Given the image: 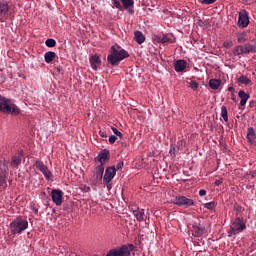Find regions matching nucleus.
<instances>
[{
	"mask_svg": "<svg viewBox=\"0 0 256 256\" xmlns=\"http://www.w3.org/2000/svg\"><path fill=\"white\" fill-rule=\"evenodd\" d=\"M135 250L133 244H126L120 248L110 250L106 256H131V251Z\"/></svg>",
	"mask_w": 256,
	"mask_h": 256,
	"instance_id": "obj_6",
	"label": "nucleus"
},
{
	"mask_svg": "<svg viewBox=\"0 0 256 256\" xmlns=\"http://www.w3.org/2000/svg\"><path fill=\"white\" fill-rule=\"evenodd\" d=\"M32 207V211H34L35 213H39V209L35 208V206H31Z\"/></svg>",
	"mask_w": 256,
	"mask_h": 256,
	"instance_id": "obj_47",
	"label": "nucleus"
},
{
	"mask_svg": "<svg viewBox=\"0 0 256 256\" xmlns=\"http://www.w3.org/2000/svg\"><path fill=\"white\" fill-rule=\"evenodd\" d=\"M190 231L193 237H201L205 233V225L198 220L192 224Z\"/></svg>",
	"mask_w": 256,
	"mask_h": 256,
	"instance_id": "obj_10",
	"label": "nucleus"
},
{
	"mask_svg": "<svg viewBox=\"0 0 256 256\" xmlns=\"http://www.w3.org/2000/svg\"><path fill=\"white\" fill-rule=\"evenodd\" d=\"M9 13V2L4 0L0 2V15H7Z\"/></svg>",
	"mask_w": 256,
	"mask_h": 256,
	"instance_id": "obj_22",
	"label": "nucleus"
},
{
	"mask_svg": "<svg viewBox=\"0 0 256 256\" xmlns=\"http://www.w3.org/2000/svg\"><path fill=\"white\" fill-rule=\"evenodd\" d=\"M5 185V179L0 176V187H3Z\"/></svg>",
	"mask_w": 256,
	"mask_h": 256,
	"instance_id": "obj_43",
	"label": "nucleus"
},
{
	"mask_svg": "<svg viewBox=\"0 0 256 256\" xmlns=\"http://www.w3.org/2000/svg\"><path fill=\"white\" fill-rule=\"evenodd\" d=\"M153 41L155 43H169V41H171V39H169V37H167V35L163 34V35H154L153 37Z\"/></svg>",
	"mask_w": 256,
	"mask_h": 256,
	"instance_id": "obj_20",
	"label": "nucleus"
},
{
	"mask_svg": "<svg viewBox=\"0 0 256 256\" xmlns=\"http://www.w3.org/2000/svg\"><path fill=\"white\" fill-rule=\"evenodd\" d=\"M95 163H100L95 170L94 175L91 178V181L94 185H97V183H101L103 180V173H105V165L107 161H109V151L107 149H103L97 157L94 158Z\"/></svg>",
	"mask_w": 256,
	"mask_h": 256,
	"instance_id": "obj_1",
	"label": "nucleus"
},
{
	"mask_svg": "<svg viewBox=\"0 0 256 256\" xmlns=\"http://www.w3.org/2000/svg\"><path fill=\"white\" fill-rule=\"evenodd\" d=\"M106 187L108 191H111L113 184H111V182H106Z\"/></svg>",
	"mask_w": 256,
	"mask_h": 256,
	"instance_id": "obj_41",
	"label": "nucleus"
},
{
	"mask_svg": "<svg viewBox=\"0 0 256 256\" xmlns=\"http://www.w3.org/2000/svg\"><path fill=\"white\" fill-rule=\"evenodd\" d=\"M250 174L252 175L253 178H255L256 177V170L251 171Z\"/></svg>",
	"mask_w": 256,
	"mask_h": 256,
	"instance_id": "obj_46",
	"label": "nucleus"
},
{
	"mask_svg": "<svg viewBox=\"0 0 256 256\" xmlns=\"http://www.w3.org/2000/svg\"><path fill=\"white\" fill-rule=\"evenodd\" d=\"M232 101H234V103L237 101V98L235 97L234 93H232Z\"/></svg>",
	"mask_w": 256,
	"mask_h": 256,
	"instance_id": "obj_49",
	"label": "nucleus"
},
{
	"mask_svg": "<svg viewBox=\"0 0 256 256\" xmlns=\"http://www.w3.org/2000/svg\"><path fill=\"white\" fill-rule=\"evenodd\" d=\"M90 66L94 71H97L101 67V57L98 54H94L90 58Z\"/></svg>",
	"mask_w": 256,
	"mask_h": 256,
	"instance_id": "obj_14",
	"label": "nucleus"
},
{
	"mask_svg": "<svg viewBox=\"0 0 256 256\" xmlns=\"http://www.w3.org/2000/svg\"><path fill=\"white\" fill-rule=\"evenodd\" d=\"M221 117L226 123L229 121V116L227 115V106L221 107Z\"/></svg>",
	"mask_w": 256,
	"mask_h": 256,
	"instance_id": "obj_28",
	"label": "nucleus"
},
{
	"mask_svg": "<svg viewBox=\"0 0 256 256\" xmlns=\"http://www.w3.org/2000/svg\"><path fill=\"white\" fill-rule=\"evenodd\" d=\"M234 211H236V217H239V213H243L244 209L241 205H235L234 206Z\"/></svg>",
	"mask_w": 256,
	"mask_h": 256,
	"instance_id": "obj_32",
	"label": "nucleus"
},
{
	"mask_svg": "<svg viewBox=\"0 0 256 256\" xmlns=\"http://www.w3.org/2000/svg\"><path fill=\"white\" fill-rule=\"evenodd\" d=\"M199 195H200V197H205V195H207V190L201 189V190L199 191Z\"/></svg>",
	"mask_w": 256,
	"mask_h": 256,
	"instance_id": "obj_39",
	"label": "nucleus"
},
{
	"mask_svg": "<svg viewBox=\"0 0 256 256\" xmlns=\"http://www.w3.org/2000/svg\"><path fill=\"white\" fill-rule=\"evenodd\" d=\"M29 227V222L21 217L14 219L10 223V229H12L13 235H21L22 231H25Z\"/></svg>",
	"mask_w": 256,
	"mask_h": 256,
	"instance_id": "obj_4",
	"label": "nucleus"
},
{
	"mask_svg": "<svg viewBox=\"0 0 256 256\" xmlns=\"http://www.w3.org/2000/svg\"><path fill=\"white\" fill-rule=\"evenodd\" d=\"M46 47H55L57 45V41L53 38H49L45 42Z\"/></svg>",
	"mask_w": 256,
	"mask_h": 256,
	"instance_id": "obj_30",
	"label": "nucleus"
},
{
	"mask_svg": "<svg viewBox=\"0 0 256 256\" xmlns=\"http://www.w3.org/2000/svg\"><path fill=\"white\" fill-rule=\"evenodd\" d=\"M57 71H58V73H63V67L58 66V67H57Z\"/></svg>",
	"mask_w": 256,
	"mask_h": 256,
	"instance_id": "obj_45",
	"label": "nucleus"
},
{
	"mask_svg": "<svg viewBox=\"0 0 256 256\" xmlns=\"http://www.w3.org/2000/svg\"><path fill=\"white\" fill-rule=\"evenodd\" d=\"M128 13H129L130 15H134L135 10H133V9H129V10H128Z\"/></svg>",
	"mask_w": 256,
	"mask_h": 256,
	"instance_id": "obj_48",
	"label": "nucleus"
},
{
	"mask_svg": "<svg viewBox=\"0 0 256 256\" xmlns=\"http://www.w3.org/2000/svg\"><path fill=\"white\" fill-rule=\"evenodd\" d=\"M174 69L176 73H183L185 69H187V61L185 60H177L174 63Z\"/></svg>",
	"mask_w": 256,
	"mask_h": 256,
	"instance_id": "obj_17",
	"label": "nucleus"
},
{
	"mask_svg": "<svg viewBox=\"0 0 256 256\" xmlns=\"http://www.w3.org/2000/svg\"><path fill=\"white\" fill-rule=\"evenodd\" d=\"M237 41L238 43H245V41H247V34L246 33L238 34Z\"/></svg>",
	"mask_w": 256,
	"mask_h": 256,
	"instance_id": "obj_31",
	"label": "nucleus"
},
{
	"mask_svg": "<svg viewBox=\"0 0 256 256\" xmlns=\"http://www.w3.org/2000/svg\"><path fill=\"white\" fill-rule=\"evenodd\" d=\"M216 1L217 0H201L200 3H202V5H213Z\"/></svg>",
	"mask_w": 256,
	"mask_h": 256,
	"instance_id": "obj_35",
	"label": "nucleus"
},
{
	"mask_svg": "<svg viewBox=\"0 0 256 256\" xmlns=\"http://www.w3.org/2000/svg\"><path fill=\"white\" fill-rule=\"evenodd\" d=\"M0 111L2 113H6V115H14L17 116L21 113V110L17 105L11 102V99L0 96Z\"/></svg>",
	"mask_w": 256,
	"mask_h": 256,
	"instance_id": "obj_3",
	"label": "nucleus"
},
{
	"mask_svg": "<svg viewBox=\"0 0 256 256\" xmlns=\"http://www.w3.org/2000/svg\"><path fill=\"white\" fill-rule=\"evenodd\" d=\"M224 47H231V44L229 42H225Z\"/></svg>",
	"mask_w": 256,
	"mask_h": 256,
	"instance_id": "obj_50",
	"label": "nucleus"
},
{
	"mask_svg": "<svg viewBox=\"0 0 256 256\" xmlns=\"http://www.w3.org/2000/svg\"><path fill=\"white\" fill-rule=\"evenodd\" d=\"M238 97L241 99L240 100V106L245 107L247 105V101H249L251 95H249L247 92L240 90L238 92Z\"/></svg>",
	"mask_w": 256,
	"mask_h": 256,
	"instance_id": "obj_18",
	"label": "nucleus"
},
{
	"mask_svg": "<svg viewBox=\"0 0 256 256\" xmlns=\"http://www.w3.org/2000/svg\"><path fill=\"white\" fill-rule=\"evenodd\" d=\"M22 159H23V150H20L18 152V155L12 157L11 166L12 167H17L18 165H21Z\"/></svg>",
	"mask_w": 256,
	"mask_h": 256,
	"instance_id": "obj_19",
	"label": "nucleus"
},
{
	"mask_svg": "<svg viewBox=\"0 0 256 256\" xmlns=\"http://www.w3.org/2000/svg\"><path fill=\"white\" fill-rule=\"evenodd\" d=\"M209 87L211 89H213L214 91H217V89H219V87H221V80H219V79H210Z\"/></svg>",
	"mask_w": 256,
	"mask_h": 256,
	"instance_id": "obj_23",
	"label": "nucleus"
},
{
	"mask_svg": "<svg viewBox=\"0 0 256 256\" xmlns=\"http://www.w3.org/2000/svg\"><path fill=\"white\" fill-rule=\"evenodd\" d=\"M56 55L57 54H55V52H53V51L46 52L45 55H44L45 62L46 63H51V62L55 61Z\"/></svg>",
	"mask_w": 256,
	"mask_h": 256,
	"instance_id": "obj_24",
	"label": "nucleus"
},
{
	"mask_svg": "<svg viewBox=\"0 0 256 256\" xmlns=\"http://www.w3.org/2000/svg\"><path fill=\"white\" fill-rule=\"evenodd\" d=\"M132 213H133L136 221H138L139 223L145 221V210L144 209H140V208L136 207L135 209H132Z\"/></svg>",
	"mask_w": 256,
	"mask_h": 256,
	"instance_id": "obj_15",
	"label": "nucleus"
},
{
	"mask_svg": "<svg viewBox=\"0 0 256 256\" xmlns=\"http://www.w3.org/2000/svg\"><path fill=\"white\" fill-rule=\"evenodd\" d=\"M112 5H114L116 9L123 11V7L124 9H131V7L135 5V2L133 0H112Z\"/></svg>",
	"mask_w": 256,
	"mask_h": 256,
	"instance_id": "obj_9",
	"label": "nucleus"
},
{
	"mask_svg": "<svg viewBox=\"0 0 256 256\" xmlns=\"http://www.w3.org/2000/svg\"><path fill=\"white\" fill-rule=\"evenodd\" d=\"M100 137H107V134L100 132Z\"/></svg>",
	"mask_w": 256,
	"mask_h": 256,
	"instance_id": "obj_52",
	"label": "nucleus"
},
{
	"mask_svg": "<svg viewBox=\"0 0 256 256\" xmlns=\"http://www.w3.org/2000/svg\"><path fill=\"white\" fill-rule=\"evenodd\" d=\"M232 53L235 57L239 56V55H245V47L238 45L236 46L233 50Z\"/></svg>",
	"mask_w": 256,
	"mask_h": 256,
	"instance_id": "obj_25",
	"label": "nucleus"
},
{
	"mask_svg": "<svg viewBox=\"0 0 256 256\" xmlns=\"http://www.w3.org/2000/svg\"><path fill=\"white\" fill-rule=\"evenodd\" d=\"M247 139L250 143L255 142V129L248 128V130H247Z\"/></svg>",
	"mask_w": 256,
	"mask_h": 256,
	"instance_id": "obj_26",
	"label": "nucleus"
},
{
	"mask_svg": "<svg viewBox=\"0 0 256 256\" xmlns=\"http://www.w3.org/2000/svg\"><path fill=\"white\" fill-rule=\"evenodd\" d=\"M189 87H191L193 91H197V89L199 88V84L196 83L195 81H190Z\"/></svg>",
	"mask_w": 256,
	"mask_h": 256,
	"instance_id": "obj_33",
	"label": "nucleus"
},
{
	"mask_svg": "<svg viewBox=\"0 0 256 256\" xmlns=\"http://www.w3.org/2000/svg\"><path fill=\"white\" fill-rule=\"evenodd\" d=\"M170 157L175 158L177 156V148L175 147V144L170 145Z\"/></svg>",
	"mask_w": 256,
	"mask_h": 256,
	"instance_id": "obj_29",
	"label": "nucleus"
},
{
	"mask_svg": "<svg viewBox=\"0 0 256 256\" xmlns=\"http://www.w3.org/2000/svg\"><path fill=\"white\" fill-rule=\"evenodd\" d=\"M134 40L136 43H138V45H143V43H145V35H143V32L141 31H135Z\"/></svg>",
	"mask_w": 256,
	"mask_h": 256,
	"instance_id": "obj_21",
	"label": "nucleus"
},
{
	"mask_svg": "<svg viewBox=\"0 0 256 256\" xmlns=\"http://www.w3.org/2000/svg\"><path fill=\"white\" fill-rule=\"evenodd\" d=\"M115 175H117V169H115V166L106 168L103 178L104 183H111V181H113L115 178Z\"/></svg>",
	"mask_w": 256,
	"mask_h": 256,
	"instance_id": "obj_11",
	"label": "nucleus"
},
{
	"mask_svg": "<svg viewBox=\"0 0 256 256\" xmlns=\"http://www.w3.org/2000/svg\"><path fill=\"white\" fill-rule=\"evenodd\" d=\"M249 107H250L251 109L255 108V107H256V100L250 101Z\"/></svg>",
	"mask_w": 256,
	"mask_h": 256,
	"instance_id": "obj_40",
	"label": "nucleus"
},
{
	"mask_svg": "<svg viewBox=\"0 0 256 256\" xmlns=\"http://www.w3.org/2000/svg\"><path fill=\"white\" fill-rule=\"evenodd\" d=\"M228 91H229L230 93H235V88H233V86H229V87H228Z\"/></svg>",
	"mask_w": 256,
	"mask_h": 256,
	"instance_id": "obj_44",
	"label": "nucleus"
},
{
	"mask_svg": "<svg viewBox=\"0 0 256 256\" xmlns=\"http://www.w3.org/2000/svg\"><path fill=\"white\" fill-rule=\"evenodd\" d=\"M111 130L113 131L114 135H116L117 137H123V133H121L120 131H118L117 128L115 127H111Z\"/></svg>",
	"mask_w": 256,
	"mask_h": 256,
	"instance_id": "obj_36",
	"label": "nucleus"
},
{
	"mask_svg": "<svg viewBox=\"0 0 256 256\" xmlns=\"http://www.w3.org/2000/svg\"><path fill=\"white\" fill-rule=\"evenodd\" d=\"M222 183H223V179H218V180L215 181V185L217 187H219V185H221Z\"/></svg>",
	"mask_w": 256,
	"mask_h": 256,
	"instance_id": "obj_42",
	"label": "nucleus"
},
{
	"mask_svg": "<svg viewBox=\"0 0 256 256\" xmlns=\"http://www.w3.org/2000/svg\"><path fill=\"white\" fill-rule=\"evenodd\" d=\"M249 25V16L247 12H240L238 17V27L245 28Z\"/></svg>",
	"mask_w": 256,
	"mask_h": 256,
	"instance_id": "obj_13",
	"label": "nucleus"
},
{
	"mask_svg": "<svg viewBox=\"0 0 256 256\" xmlns=\"http://www.w3.org/2000/svg\"><path fill=\"white\" fill-rule=\"evenodd\" d=\"M51 197L55 205L59 206L63 204V192L61 190H52Z\"/></svg>",
	"mask_w": 256,
	"mask_h": 256,
	"instance_id": "obj_12",
	"label": "nucleus"
},
{
	"mask_svg": "<svg viewBox=\"0 0 256 256\" xmlns=\"http://www.w3.org/2000/svg\"><path fill=\"white\" fill-rule=\"evenodd\" d=\"M238 83H241V85H251V79L245 75H242L238 78Z\"/></svg>",
	"mask_w": 256,
	"mask_h": 256,
	"instance_id": "obj_27",
	"label": "nucleus"
},
{
	"mask_svg": "<svg viewBox=\"0 0 256 256\" xmlns=\"http://www.w3.org/2000/svg\"><path fill=\"white\" fill-rule=\"evenodd\" d=\"M205 209H209L210 211L215 209V202H208L204 204Z\"/></svg>",
	"mask_w": 256,
	"mask_h": 256,
	"instance_id": "obj_34",
	"label": "nucleus"
},
{
	"mask_svg": "<svg viewBox=\"0 0 256 256\" xmlns=\"http://www.w3.org/2000/svg\"><path fill=\"white\" fill-rule=\"evenodd\" d=\"M245 55H249V53H256V39H253L250 43H246L244 45Z\"/></svg>",
	"mask_w": 256,
	"mask_h": 256,
	"instance_id": "obj_16",
	"label": "nucleus"
},
{
	"mask_svg": "<svg viewBox=\"0 0 256 256\" xmlns=\"http://www.w3.org/2000/svg\"><path fill=\"white\" fill-rule=\"evenodd\" d=\"M123 165H124L123 161L118 162L116 166L117 171H121L123 169Z\"/></svg>",
	"mask_w": 256,
	"mask_h": 256,
	"instance_id": "obj_38",
	"label": "nucleus"
},
{
	"mask_svg": "<svg viewBox=\"0 0 256 256\" xmlns=\"http://www.w3.org/2000/svg\"><path fill=\"white\" fill-rule=\"evenodd\" d=\"M245 229H247L245 218L237 216L232 225L230 226V231L228 233L230 235H237V233H241V231H245Z\"/></svg>",
	"mask_w": 256,
	"mask_h": 256,
	"instance_id": "obj_5",
	"label": "nucleus"
},
{
	"mask_svg": "<svg viewBox=\"0 0 256 256\" xmlns=\"http://www.w3.org/2000/svg\"><path fill=\"white\" fill-rule=\"evenodd\" d=\"M35 166L36 169H38V171H40L42 175H44L47 181H51V179H53V173L51 172V170H49L47 166H45V164L42 161H36Z\"/></svg>",
	"mask_w": 256,
	"mask_h": 256,
	"instance_id": "obj_8",
	"label": "nucleus"
},
{
	"mask_svg": "<svg viewBox=\"0 0 256 256\" xmlns=\"http://www.w3.org/2000/svg\"><path fill=\"white\" fill-rule=\"evenodd\" d=\"M115 141H117V136L111 135V136L109 137V143H110V145H113V143H115Z\"/></svg>",
	"mask_w": 256,
	"mask_h": 256,
	"instance_id": "obj_37",
	"label": "nucleus"
},
{
	"mask_svg": "<svg viewBox=\"0 0 256 256\" xmlns=\"http://www.w3.org/2000/svg\"><path fill=\"white\" fill-rule=\"evenodd\" d=\"M127 57H129V52L115 44L110 48V54L107 56V61L110 65L117 67V65H119L123 59H127Z\"/></svg>",
	"mask_w": 256,
	"mask_h": 256,
	"instance_id": "obj_2",
	"label": "nucleus"
},
{
	"mask_svg": "<svg viewBox=\"0 0 256 256\" xmlns=\"http://www.w3.org/2000/svg\"><path fill=\"white\" fill-rule=\"evenodd\" d=\"M84 190L87 192V191H91V188L87 187V186H84Z\"/></svg>",
	"mask_w": 256,
	"mask_h": 256,
	"instance_id": "obj_51",
	"label": "nucleus"
},
{
	"mask_svg": "<svg viewBox=\"0 0 256 256\" xmlns=\"http://www.w3.org/2000/svg\"><path fill=\"white\" fill-rule=\"evenodd\" d=\"M172 203L174 205H178V207H191L195 205V202L193 199H189L185 196H176L173 200Z\"/></svg>",
	"mask_w": 256,
	"mask_h": 256,
	"instance_id": "obj_7",
	"label": "nucleus"
}]
</instances>
